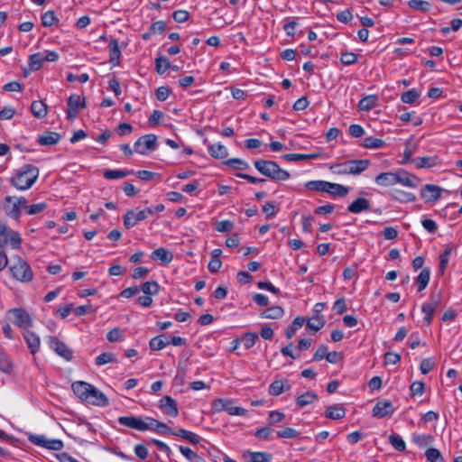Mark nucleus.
Listing matches in <instances>:
<instances>
[{
    "instance_id": "nucleus-1",
    "label": "nucleus",
    "mask_w": 462,
    "mask_h": 462,
    "mask_svg": "<svg viewBox=\"0 0 462 462\" xmlns=\"http://www.w3.org/2000/svg\"><path fill=\"white\" fill-rule=\"evenodd\" d=\"M39 177V169L32 164H25L10 178L11 184L19 190L29 189Z\"/></svg>"
},
{
    "instance_id": "nucleus-2",
    "label": "nucleus",
    "mask_w": 462,
    "mask_h": 462,
    "mask_svg": "<svg viewBox=\"0 0 462 462\" xmlns=\"http://www.w3.org/2000/svg\"><path fill=\"white\" fill-rule=\"evenodd\" d=\"M254 168L263 176L275 181H283L291 178L288 171L282 169L278 163L271 160L254 161Z\"/></svg>"
},
{
    "instance_id": "nucleus-3",
    "label": "nucleus",
    "mask_w": 462,
    "mask_h": 462,
    "mask_svg": "<svg viewBox=\"0 0 462 462\" xmlns=\"http://www.w3.org/2000/svg\"><path fill=\"white\" fill-rule=\"evenodd\" d=\"M370 164L369 160H349L342 163H337L330 166V171L338 175H358L365 171Z\"/></svg>"
},
{
    "instance_id": "nucleus-4",
    "label": "nucleus",
    "mask_w": 462,
    "mask_h": 462,
    "mask_svg": "<svg viewBox=\"0 0 462 462\" xmlns=\"http://www.w3.org/2000/svg\"><path fill=\"white\" fill-rule=\"evenodd\" d=\"M27 199L24 197L6 196L2 202V208L5 215L15 221H19L22 209L26 207Z\"/></svg>"
},
{
    "instance_id": "nucleus-5",
    "label": "nucleus",
    "mask_w": 462,
    "mask_h": 462,
    "mask_svg": "<svg viewBox=\"0 0 462 462\" xmlns=\"http://www.w3.org/2000/svg\"><path fill=\"white\" fill-rule=\"evenodd\" d=\"M12 276L23 282H31L33 278L32 271L30 265L21 257H17L14 263L9 267Z\"/></svg>"
},
{
    "instance_id": "nucleus-6",
    "label": "nucleus",
    "mask_w": 462,
    "mask_h": 462,
    "mask_svg": "<svg viewBox=\"0 0 462 462\" xmlns=\"http://www.w3.org/2000/svg\"><path fill=\"white\" fill-rule=\"evenodd\" d=\"M8 243L14 249H18L22 245V237L18 232L0 223V249H5Z\"/></svg>"
},
{
    "instance_id": "nucleus-7",
    "label": "nucleus",
    "mask_w": 462,
    "mask_h": 462,
    "mask_svg": "<svg viewBox=\"0 0 462 462\" xmlns=\"http://www.w3.org/2000/svg\"><path fill=\"white\" fill-rule=\"evenodd\" d=\"M28 439L32 444L51 451H59L63 448V442L60 439H48L45 435L31 434Z\"/></svg>"
},
{
    "instance_id": "nucleus-8",
    "label": "nucleus",
    "mask_w": 462,
    "mask_h": 462,
    "mask_svg": "<svg viewBox=\"0 0 462 462\" xmlns=\"http://www.w3.org/2000/svg\"><path fill=\"white\" fill-rule=\"evenodd\" d=\"M86 106L87 102L85 97H81L78 94L70 95L67 101V118L70 121L75 120L78 116L79 110Z\"/></svg>"
},
{
    "instance_id": "nucleus-9",
    "label": "nucleus",
    "mask_w": 462,
    "mask_h": 462,
    "mask_svg": "<svg viewBox=\"0 0 462 462\" xmlns=\"http://www.w3.org/2000/svg\"><path fill=\"white\" fill-rule=\"evenodd\" d=\"M157 146V137L155 134H144L138 138L134 143V151L139 154H146L147 151H153Z\"/></svg>"
},
{
    "instance_id": "nucleus-10",
    "label": "nucleus",
    "mask_w": 462,
    "mask_h": 462,
    "mask_svg": "<svg viewBox=\"0 0 462 462\" xmlns=\"http://www.w3.org/2000/svg\"><path fill=\"white\" fill-rule=\"evenodd\" d=\"M118 423L140 431H145L149 428L147 421H144L142 418L135 416H121L118 418Z\"/></svg>"
},
{
    "instance_id": "nucleus-11",
    "label": "nucleus",
    "mask_w": 462,
    "mask_h": 462,
    "mask_svg": "<svg viewBox=\"0 0 462 462\" xmlns=\"http://www.w3.org/2000/svg\"><path fill=\"white\" fill-rule=\"evenodd\" d=\"M159 408L164 414L173 418H176L179 415L178 403L169 395H165L160 400Z\"/></svg>"
},
{
    "instance_id": "nucleus-12",
    "label": "nucleus",
    "mask_w": 462,
    "mask_h": 462,
    "mask_svg": "<svg viewBox=\"0 0 462 462\" xmlns=\"http://www.w3.org/2000/svg\"><path fill=\"white\" fill-rule=\"evenodd\" d=\"M49 343L51 347L61 357L67 361H70L73 357V352L63 342L59 340L56 337H50Z\"/></svg>"
},
{
    "instance_id": "nucleus-13",
    "label": "nucleus",
    "mask_w": 462,
    "mask_h": 462,
    "mask_svg": "<svg viewBox=\"0 0 462 462\" xmlns=\"http://www.w3.org/2000/svg\"><path fill=\"white\" fill-rule=\"evenodd\" d=\"M442 189L437 185L426 184L420 189V197L426 202H435L441 196Z\"/></svg>"
},
{
    "instance_id": "nucleus-14",
    "label": "nucleus",
    "mask_w": 462,
    "mask_h": 462,
    "mask_svg": "<svg viewBox=\"0 0 462 462\" xmlns=\"http://www.w3.org/2000/svg\"><path fill=\"white\" fill-rule=\"evenodd\" d=\"M92 386V384L87 382L77 381L71 384V389L78 398H79L82 402H87Z\"/></svg>"
},
{
    "instance_id": "nucleus-15",
    "label": "nucleus",
    "mask_w": 462,
    "mask_h": 462,
    "mask_svg": "<svg viewBox=\"0 0 462 462\" xmlns=\"http://www.w3.org/2000/svg\"><path fill=\"white\" fill-rule=\"evenodd\" d=\"M14 316V324L20 328H29L32 321L27 311L23 309H14L10 311Z\"/></svg>"
},
{
    "instance_id": "nucleus-16",
    "label": "nucleus",
    "mask_w": 462,
    "mask_h": 462,
    "mask_svg": "<svg viewBox=\"0 0 462 462\" xmlns=\"http://www.w3.org/2000/svg\"><path fill=\"white\" fill-rule=\"evenodd\" d=\"M394 412V408L390 401L378 402L373 408L372 414L375 418H384Z\"/></svg>"
},
{
    "instance_id": "nucleus-17",
    "label": "nucleus",
    "mask_w": 462,
    "mask_h": 462,
    "mask_svg": "<svg viewBox=\"0 0 462 462\" xmlns=\"http://www.w3.org/2000/svg\"><path fill=\"white\" fill-rule=\"evenodd\" d=\"M87 402L100 407H106L109 404L107 397L94 385L89 393Z\"/></svg>"
},
{
    "instance_id": "nucleus-18",
    "label": "nucleus",
    "mask_w": 462,
    "mask_h": 462,
    "mask_svg": "<svg viewBox=\"0 0 462 462\" xmlns=\"http://www.w3.org/2000/svg\"><path fill=\"white\" fill-rule=\"evenodd\" d=\"M146 219L142 210L135 212L133 209L127 210L124 217V226L130 229L138 222Z\"/></svg>"
},
{
    "instance_id": "nucleus-19",
    "label": "nucleus",
    "mask_w": 462,
    "mask_h": 462,
    "mask_svg": "<svg viewBox=\"0 0 462 462\" xmlns=\"http://www.w3.org/2000/svg\"><path fill=\"white\" fill-rule=\"evenodd\" d=\"M217 405H221L220 409H223V411H226L229 415L245 416L247 414L245 409L234 406L232 401L218 399Z\"/></svg>"
},
{
    "instance_id": "nucleus-20",
    "label": "nucleus",
    "mask_w": 462,
    "mask_h": 462,
    "mask_svg": "<svg viewBox=\"0 0 462 462\" xmlns=\"http://www.w3.org/2000/svg\"><path fill=\"white\" fill-rule=\"evenodd\" d=\"M146 420H147V425L149 426L148 430L156 431L162 435H168V434L172 435L173 434L172 429L170 428L165 423L161 422V421H159L153 418H151V417H147Z\"/></svg>"
},
{
    "instance_id": "nucleus-21",
    "label": "nucleus",
    "mask_w": 462,
    "mask_h": 462,
    "mask_svg": "<svg viewBox=\"0 0 462 462\" xmlns=\"http://www.w3.org/2000/svg\"><path fill=\"white\" fill-rule=\"evenodd\" d=\"M272 455L265 452H244L242 459L245 462H270L272 460Z\"/></svg>"
},
{
    "instance_id": "nucleus-22",
    "label": "nucleus",
    "mask_w": 462,
    "mask_h": 462,
    "mask_svg": "<svg viewBox=\"0 0 462 462\" xmlns=\"http://www.w3.org/2000/svg\"><path fill=\"white\" fill-rule=\"evenodd\" d=\"M370 209V202L365 198H357L347 206V210L353 214H359Z\"/></svg>"
},
{
    "instance_id": "nucleus-23",
    "label": "nucleus",
    "mask_w": 462,
    "mask_h": 462,
    "mask_svg": "<svg viewBox=\"0 0 462 462\" xmlns=\"http://www.w3.org/2000/svg\"><path fill=\"white\" fill-rule=\"evenodd\" d=\"M375 182L383 187L393 186L398 183L397 172H383L375 177Z\"/></svg>"
},
{
    "instance_id": "nucleus-24",
    "label": "nucleus",
    "mask_w": 462,
    "mask_h": 462,
    "mask_svg": "<svg viewBox=\"0 0 462 462\" xmlns=\"http://www.w3.org/2000/svg\"><path fill=\"white\" fill-rule=\"evenodd\" d=\"M418 143L408 140L405 143V149L403 151L402 160L401 161L402 164H406L409 162H414L415 159L412 158L413 154L417 152Z\"/></svg>"
},
{
    "instance_id": "nucleus-25",
    "label": "nucleus",
    "mask_w": 462,
    "mask_h": 462,
    "mask_svg": "<svg viewBox=\"0 0 462 462\" xmlns=\"http://www.w3.org/2000/svg\"><path fill=\"white\" fill-rule=\"evenodd\" d=\"M456 246L453 244L448 245L446 249L439 255V272L444 274L450 258V254L455 250Z\"/></svg>"
},
{
    "instance_id": "nucleus-26",
    "label": "nucleus",
    "mask_w": 462,
    "mask_h": 462,
    "mask_svg": "<svg viewBox=\"0 0 462 462\" xmlns=\"http://www.w3.org/2000/svg\"><path fill=\"white\" fill-rule=\"evenodd\" d=\"M30 110L34 117L43 118L48 114V106L42 100H34L31 104Z\"/></svg>"
},
{
    "instance_id": "nucleus-27",
    "label": "nucleus",
    "mask_w": 462,
    "mask_h": 462,
    "mask_svg": "<svg viewBox=\"0 0 462 462\" xmlns=\"http://www.w3.org/2000/svg\"><path fill=\"white\" fill-rule=\"evenodd\" d=\"M346 415V410L342 404H334L327 408L325 416L331 420H340Z\"/></svg>"
},
{
    "instance_id": "nucleus-28",
    "label": "nucleus",
    "mask_w": 462,
    "mask_h": 462,
    "mask_svg": "<svg viewBox=\"0 0 462 462\" xmlns=\"http://www.w3.org/2000/svg\"><path fill=\"white\" fill-rule=\"evenodd\" d=\"M108 48L110 51L109 62L114 66L119 65L121 51L119 49L118 42L116 39H111L108 43Z\"/></svg>"
},
{
    "instance_id": "nucleus-29",
    "label": "nucleus",
    "mask_w": 462,
    "mask_h": 462,
    "mask_svg": "<svg viewBox=\"0 0 462 462\" xmlns=\"http://www.w3.org/2000/svg\"><path fill=\"white\" fill-rule=\"evenodd\" d=\"M60 140V134L56 132H45L38 138V143L41 145H54Z\"/></svg>"
},
{
    "instance_id": "nucleus-30",
    "label": "nucleus",
    "mask_w": 462,
    "mask_h": 462,
    "mask_svg": "<svg viewBox=\"0 0 462 462\" xmlns=\"http://www.w3.org/2000/svg\"><path fill=\"white\" fill-rule=\"evenodd\" d=\"M430 279V269L428 267L423 268L419 275L415 279V284L417 285V291H423L429 284Z\"/></svg>"
},
{
    "instance_id": "nucleus-31",
    "label": "nucleus",
    "mask_w": 462,
    "mask_h": 462,
    "mask_svg": "<svg viewBox=\"0 0 462 462\" xmlns=\"http://www.w3.org/2000/svg\"><path fill=\"white\" fill-rule=\"evenodd\" d=\"M349 192V189L346 186L337 183L328 182V188L326 189V193H328L332 196H337L339 198L346 197Z\"/></svg>"
},
{
    "instance_id": "nucleus-32",
    "label": "nucleus",
    "mask_w": 462,
    "mask_h": 462,
    "mask_svg": "<svg viewBox=\"0 0 462 462\" xmlns=\"http://www.w3.org/2000/svg\"><path fill=\"white\" fill-rule=\"evenodd\" d=\"M23 337L28 345V347L32 354H35L39 351L40 348V338L39 337L32 331H26L23 334Z\"/></svg>"
},
{
    "instance_id": "nucleus-33",
    "label": "nucleus",
    "mask_w": 462,
    "mask_h": 462,
    "mask_svg": "<svg viewBox=\"0 0 462 462\" xmlns=\"http://www.w3.org/2000/svg\"><path fill=\"white\" fill-rule=\"evenodd\" d=\"M326 323V319L323 315H313L306 322V328L315 332L321 329Z\"/></svg>"
},
{
    "instance_id": "nucleus-34",
    "label": "nucleus",
    "mask_w": 462,
    "mask_h": 462,
    "mask_svg": "<svg viewBox=\"0 0 462 462\" xmlns=\"http://www.w3.org/2000/svg\"><path fill=\"white\" fill-rule=\"evenodd\" d=\"M151 257L154 260L155 259L161 260L163 264L170 263L173 259L172 254L163 247H159V248L155 249L152 253Z\"/></svg>"
},
{
    "instance_id": "nucleus-35",
    "label": "nucleus",
    "mask_w": 462,
    "mask_h": 462,
    "mask_svg": "<svg viewBox=\"0 0 462 462\" xmlns=\"http://www.w3.org/2000/svg\"><path fill=\"white\" fill-rule=\"evenodd\" d=\"M412 441L420 448L430 447L434 442V437L430 434H413Z\"/></svg>"
},
{
    "instance_id": "nucleus-36",
    "label": "nucleus",
    "mask_w": 462,
    "mask_h": 462,
    "mask_svg": "<svg viewBox=\"0 0 462 462\" xmlns=\"http://www.w3.org/2000/svg\"><path fill=\"white\" fill-rule=\"evenodd\" d=\"M208 150L209 154L216 159H224L228 155L227 149L220 143L209 145Z\"/></svg>"
},
{
    "instance_id": "nucleus-37",
    "label": "nucleus",
    "mask_w": 462,
    "mask_h": 462,
    "mask_svg": "<svg viewBox=\"0 0 462 462\" xmlns=\"http://www.w3.org/2000/svg\"><path fill=\"white\" fill-rule=\"evenodd\" d=\"M169 344V340H166V335L161 334L150 340L149 346L153 351H159L166 347Z\"/></svg>"
},
{
    "instance_id": "nucleus-38",
    "label": "nucleus",
    "mask_w": 462,
    "mask_h": 462,
    "mask_svg": "<svg viewBox=\"0 0 462 462\" xmlns=\"http://www.w3.org/2000/svg\"><path fill=\"white\" fill-rule=\"evenodd\" d=\"M284 315V310L281 306H272L261 313L263 319H278Z\"/></svg>"
},
{
    "instance_id": "nucleus-39",
    "label": "nucleus",
    "mask_w": 462,
    "mask_h": 462,
    "mask_svg": "<svg viewBox=\"0 0 462 462\" xmlns=\"http://www.w3.org/2000/svg\"><path fill=\"white\" fill-rule=\"evenodd\" d=\"M305 319L301 316L296 317L291 322V326L285 329V335L288 338H291L296 331L300 329L305 323Z\"/></svg>"
},
{
    "instance_id": "nucleus-40",
    "label": "nucleus",
    "mask_w": 462,
    "mask_h": 462,
    "mask_svg": "<svg viewBox=\"0 0 462 462\" xmlns=\"http://www.w3.org/2000/svg\"><path fill=\"white\" fill-rule=\"evenodd\" d=\"M416 167L418 169L422 168H431L437 165L438 157L437 156H426V157H419L414 161Z\"/></svg>"
},
{
    "instance_id": "nucleus-41",
    "label": "nucleus",
    "mask_w": 462,
    "mask_h": 462,
    "mask_svg": "<svg viewBox=\"0 0 462 462\" xmlns=\"http://www.w3.org/2000/svg\"><path fill=\"white\" fill-rule=\"evenodd\" d=\"M317 399H318V395L314 392L309 391V392H306L305 393L298 396V398L296 400V403H297L298 407L302 408L308 404L312 403Z\"/></svg>"
},
{
    "instance_id": "nucleus-42",
    "label": "nucleus",
    "mask_w": 462,
    "mask_h": 462,
    "mask_svg": "<svg viewBox=\"0 0 462 462\" xmlns=\"http://www.w3.org/2000/svg\"><path fill=\"white\" fill-rule=\"evenodd\" d=\"M134 171L127 170H106L103 173V176L106 180H116V179H123Z\"/></svg>"
},
{
    "instance_id": "nucleus-43",
    "label": "nucleus",
    "mask_w": 462,
    "mask_h": 462,
    "mask_svg": "<svg viewBox=\"0 0 462 462\" xmlns=\"http://www.w3.org/2000/svg\"><path fill=\"white\" fill-rule=\"evenodd\" d=\"M224 164L237 171H245L249 169L248 162L239 158L226 160Z\"/></svg>"
},
{
    "instance_id": "nucleus-44",
    "label": "nucleus",
    "mask_w": 462,
    "mask_h": 462,
    "mask_svg": "<svg viewBox=\"0 0 462 462\" xmlns=\"http://www.w3.org/2000/svg\"><path fill=\"white\" fill-rule=\"evenodd\" d=\"M377 97L374 95L363 97L358 103V108L361 111H369L376 105Z\"/></svg>"
},
{
    "instance_id": "nucleus-45",
    "label": "nucleus",
    "mask_w": 462,
    "mask_h": 462,
    "mask_svg": "<svg viewBox=\"0 0 462 462\" xmlns=\"http://www.w3.org/2000/svg\"><path fill=\"white\" fill-rule=\"evenodd\" d=\"M43 53L42 52L33 53L29 57V68L32 71L40 69L43 65Z\"/></svg>"
},
{
    "instance_id": "nucleus-46",
    "label": "nucleus",
    "mask_w": 462,
    "mask_h": 462,
    "mask_svg": "<svg viewBox=\"0 0 462 462\" xmlns=\"http://www.w3.org/2000/svg\"><path fill=\"white\" fill-rule=\"evenodd\" d=\"M172 435L180 437L192 444H197L200 440L199 436L184 429H180L178 431H173Z\"/></svg>"
},
{
    "instance_id": "nucleus-47",
    "label": "nucleus",
    "mask_w": 462,
    "mask_h": 462,
    "mask_svg": "<svg viewBox=\"0 0 462 462\" xmlns=\"http://www.w3.org/2000/svg\"><path fill=\"white\" fill-rule=\"evenodd\" d=\"M408 6L411 9L426 13L430 10L431 4L425 0H409Z\"/></svg>"
},
{
    "instance_id": "nucleus-48",
    "label": "nucleus",
    "mask_w": 462,
    "mask_h": 462,
    "mask_svg": "<svg viewBox=\"0 0 462 462\" xmlns=\"http://www.w3.org/2000/svg\"><path fill=\"white\" fill-rule=\"evenodd\" d=\"M170 67L171 63L167 57L161 56L155 59V70L158 74H164Z\"/></svg>"
},
{
    "instance_id": "nucleus-49",
    "label": "nucleus",
    "mask_w": 462,
    "mask_h": 462,
    "mask_svg": "<svg viewBox=\"0 0 462 462\" xmlns=\"http://www.w3.org/2000/svg\"><path fill=\"white\" fill-rule=\"evenodd\" d=\"M362 145L368 149H379L385 145V142L382 139L369 136L364 139Z\"/></svg>"
},
{
    "instance_id": "nucleus-50",
    "label": "nucleus",
    "mask_w": 462,
    "mask_h": 462,
    "mask_svg": "<svg viewBox=\"0 0 462 462\" xmlns=\"http://www.w3.org/2000/svg\"><path fill=\"white\" fill-rule=\"evenodd\" d=\"M392 196L393 199L402 201V202H410L414 201L416 197L412 193L406 192L401 189H393L392 191Z\"/></svg>"
},
{
    "instance_id": "nucleus-51",
    "label": "nucleus",
    "mask_w": 462,
    "mask_h": 462,
    "mask_svg": "<svg viewBox=\"0 0 462 462\" xmlns=\"http://www.w3.org/2000/svg\"><path fill=\"white\" fill-rule=\"evenodd\" d=\"M328 182L326 180H310L305 183V188L309 190L326 192Z\"/></svg>"
},
{
    "instance_id": "nucleus-52",
    "label": "nucleus",
    "mask_w": 462,
    "mask_h": 462,
    "mask_svg": "<svg viewBox=\"0 0 462 462\" xmlns=\"http://www.w3.org/2000/svg\"><path fill=\"white\" fill-rule=\"evenodd\" d=\"M116 357L111 352H104L96 357L95 363L97 365L101 366L108 363H116Z\"/></svg>"
},
{
    "instance_id": "nucleus-53",
    "label": "nucleus",
    "mask_w": 462,
    "mask_h": 462,
    "mask_svg": "<svg viewBox=\"0 0 462 462\" xmlns=\"http://www.w3.org/2000/svg\"><path fill=\"white\" fill-rule=\"evenodd\" d=\"M160 286L157 282H145L142 284L141 290L146 295H156L159 292Z\"/></svg>"
},
{
    "instance_id": "nucleus-54",
    "label": "nucleus",
    "mask_w": 462,
    "mask_h": 462,
    "mask_svg": "<svg viewBox=\"0 0 462 462\" xmlns=\"http://www.w3.org/2000/svg\"><path fill=\"white\" fill-rule=\"evenodd\" d=\"M290 389V385L286 386V390ZM285 390L282 380H275L269 386V393L273 396H278Z\"/></svg>"
},
{
    "instance_id": "nucleus-55",
    "label": "nucleus",
    "mask_w": 462,
    "mask_h": 462,
    "mask_svg": "<svg viewBox=\"0 0 462 462\" xmlns=\"http://www.w3.org/2000/svg\"><path fill=\"white\" fill-rule=\"evenodd\" d=\"M258 339V335L254 332H246L243 334L241 337V342H243L245 349H250L254 346L256 340Z\"/></svg>"
},
{
    "instance_id": "nucleus-56",
    "label": "nucleus",
    "mask_w": 462,
    "mask_h": 462,
    "mask_svg": "<svg viewBox=\"0 0 462 462\" xmlns=\"http://www.w3.org/2000/svg\"><path fill=\"white\" fill-rule=\"evenodd\" d=\"M48 208L47 203L40 202L32 205H27L24 207V210L28 215H37L44 211Z\"/></svg>"
},
{
    "instance_id": "nucleus-57",
    "label": "nucleus",
    "mask_w": 462,
    "mask_h": 462,
    "mask_svg": "<svg viewBox=\"0 0 462 462\" xmlns=\"http://www.w3.org/2000/svg\"><path fill=\"white\" fill-rule=\"evenodd\" d=\"M274 430L270 427H263L261 429H258L254 432V436L261 439H274L275 436H273Z\"/></svg>"
},
{
    "instance_id": "nucleus-58",
    "label": "nucleus",
    "mask_w": 462,
    "mask_h": 462,
    "mask_svg": "<svg viewBox=\"0 0 462 462\" xmlns=\"http://www.w3.org/2000/svg\"><path fill=\"white\" fill-rule=\"evenodd\" d=\"M300 436V432L292 428H285L275 432V439H295Z\"/></svg>"
},
{
    "instance_id": "nucleus-59",
    "label": "nucleus",
    "mask_w": 462,
    "mask_h": 462,
    "mask_svg": "<svg viewBox=\"0 0 462 462\" xmlns=\"http://www.w3.org/2000/svg\"><path fill=\"white\" fill-rule=\"evenodd\" d=\"M419 97L420 93L415 88H411L402 94L401 100L405 104H413Z\"/></svg>"
},
{
    "instance_id": "nucleus-60",
    "label": "nucleus",
    "mask_w": 462,
    "mask_h": 462,
    "mask_svg": "<svg viewBox=\"0 0 462 462\" xmlns=\"http://www.w3.org/2000/svg\"><path fill=\"white\" fill-rule=\"evenodd\" d=\"M13 369V365L8 356L0 349V371L4 373H10Z\"/></svg>"
},
{
    "instance_id": "nucleus-61",
    "label": "nucleus",
    "mask_w": 462,
    "mask_h": 462,
    "mask_svg": "<svg viewBox=\"0 0 462 462\" xmlns=\"http://www.w3.org/2000/svg\"><path fill=\"white\" fill-rule=\"evenodd\" d=\"M390 443L398 451H403L405 449V442L402 438L397 434H393L389 437Z\"/></svg>"
},
{
    "instance_id": "nucleus-62",
    "label": "nucleus",
    "mask_w": 462,
    "mask_h": 462,
    "mask_svg": "<svg viewBox=\"0 0 462 462\" xmlns=\"http://www.w3.org/2000/svg\"><path fill=\"white\" fill-rule=\"evenodd\" d=\"M340 61L346 66L353 65L357 61V55L354 52L342 51Z\"/></svg>"
},
{
    "instance_id": "nucleus-63",
    "label": "nucleus",
    "mask_w": 462,
    "mask_h": 462,
    "mask_svg": "<svg viewBox=\"0 0 462 462\" xmlns=\"http://www.w3.org/2000/svg\"><path fill=\"white\" fill-rule=\"evenodd\" d=\"M57 21V17L53 11H47L42 15V24L44 27H51Z\"/></svg>"
},
{
    "instance_id": "nucleus-64",
    "label": "nucleus",
    "mask_w": 462,
    "mask_h": 462,
    "mask_svg": "<svg viewBox=\"0 0 462 462\" xmlns=\"http://www.w3.org/2000/svg\"><path fill=\"white\" fill-rule=\"evenodd\" d=\"M424 455L428 462H436L438 459H442L439 450L434 448H428Z\"/></svg>"
}]
</instances>
